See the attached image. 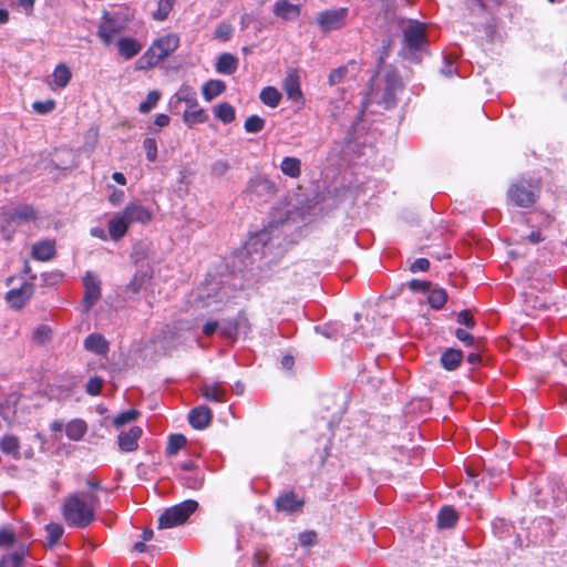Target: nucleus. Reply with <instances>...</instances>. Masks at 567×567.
<instances>
[{"mask_svg":"<svg viewBox=\"0 0 567 567\" xmlns=\"http://www.w3.org/2000/svg\"><path fill=\"white\" fill-rule=\"evenodd\" d=\"M99 498L92 493H74L69 495L62 507V515L70 527L84 528L94 520Z\"/></svg>","mask_w":567,"mask_h":567,"instance_id":"f257e3e1","label":"nucleus"},{"mask_svg":"<svg viewBox=\"0 0 567 567\" xmlns=\"http://www.w3.org/2000/svg\"><path fill=\"white\" fill-rule=\"evenodd\" d=\"M178 47L179 38L175 33H168L154 40L144 54L136 61L135 69L144 71L158 65L175 52Z\"/></svg>","mask_w":567,"mask_h":567,"instance_id":"f03ea898","label":"nucleus"},{"mask_svg":"<svg viewBox=\"0 0 567 567\" xmlns=\"http://www.w3.org/2000/svg\"><path fill=\"white\" fill-rule=\"evenodd\" d=\"M182 102L187 106L183 114V121L188 127L207 122L208 114L199 106L196 91L192 86L182 85L172 96L169 106L176 109Z\"/></svg>","mask_w":567,"mask_h":567,"instance_id":"7ed1b4c3","label":"nucleus"},{"mask_svg":"<svg viewBox=\"0 0 567 567\" xmlns=\"http://www.w3.org/2000/svg\"><path fill=\"white\" fill-rule=\"evenodd\" d=\"M425 24L412 21L403 29L402 55L404 59L419 63L426 47Z\"/></svg>","mask_w":567,"mask_h":567,"instance_id":"20e7f679","label":"nucleus"},{"mask_svg":"<svg viewBox=\"0 0 567 567\" xmlns=\"http://www.w3.org/2000/svg\"><path fill=\"white\" fill-rule=\"evenodd\" d=\"M197 507L196 501L187 499L167 508L158 518V528H172L185 523Z\"/></svg>","mask_w":567,"mask_h":567,"instance_id":"39448f33","label":"nucleus"},{"mask_svg":"<svg viewBox=\"0 0 567 567\" xmlns=\"http://www.w3.org/2000/svg\"><path fill=\"white\" fill-rule=\"evenodd\" d=\"M126 24V20L120 14H111L105 11L97 28V37L105 45H109L116 34L125 30Z\"/></svg>","mask_w":567,"mask_h":567,"instance_id":"423d86ee","label":"nucleus"},{"mask_svg":"<svg viewBox=\"0 0 567 567\" xmlns=\"http://www.w3.org/2000/svg\"><path fill=\"white\" fill-rule=\"evenodd\" d=\"M508 198L518 207H530L537 198L534 187L525 181L513 184L508 189Z\"/></svg>","mask_w":567,"mask_h":567,"instance_id":"0eeeda50","label":"nucleus"},{"mask_svg":"<svg viewBox=\"0 0 567 567\" xmlns=\"http://www.w3.org/2000/svg\"><path fill=\"white\" fill-rule=\"evenodd\" d=\"M83 311L89 312L101 298V280L94 272L87 271L83 277Z\"/></svg>","mask_w":567,"mask_h":567,"instance_id":"6e6552de","label":"nucleus"},{"mask_svg":"<svg viewBox=\"0 0 567 567\" xmlns=\"http://www.w3.org/2000/svg\"><path fill=\"white\" fill-rule=\"evenodd\" d=\"M347 16L348 9L346 8L326 10L318 13L317 23L323 32L338 30L344 25Z\"/></svg>","mask_w":567,"mask_h":567,"instance_id":"1a4fd4ad","label":"nucleus"},{"mask_svg":"<svg viewBox=\"0 0 567 567\" xmlns=\"http://www.w3.org/2000/svg\"><path fill=\"white\" fill-rule=\"evenodd\" d=\"M121 214L128 224V226L134 223L145 225L153 219L152 212L138 202H133L126 205V207L123 212H121Z\"/></svg>","mask_w":567,"mask_h":567,"instance_id":"9d476101","label":"nucleus"},{"mask_svg":"<svg viewBox=\"0 0 567 567\" xmlns=\"http://www.w3.org/2000/svg\"><path fill=\"white\" fill-rule=\"evenodd\" d=\"M305 502L297 497L293 492H285L279 495L275 502L276 509L286 514L300 512Z\"/></svg>","mask_w":567,"mask_h":567,"instance_id":"9b49d317","label":"nucleus"},{"mask_svg":"<svg viewBox=\"0 0 567 567\" xmlns=\"http://www.w3.org/2000/svg\"><path fill=\"white\" fill-rule=\"evenodd\" d=\"M34 292V286L31 282H24L18 289H11L7 293V301L11 307L21 309L27 301L32 297Z\"/></svg>","mask_w":567,"mask_h":567,"instance_id":"f8f14e48","label":"nucleus"},{"mask_svg":"<svg viewBox=\"0 0 567 567\" xmlns=\"http://www.w3.org/2000/svg\"><path fill=\"white\" fill-rule=\"evenodd\" d=\"M143 434L140 426H133L126 432H121L117 442L122 452H134L138 447V440Z\"/></svg>","mask_w":567,"mask_h":567,"instance_id":"ddd939ff","label":"nucleus"},{"mask_svg":"<svg viewBox=\"0 0 567 567\" xmlns=\"http://www.w3.org/2000/svg\"><path fill=\"white\" fill-rule=\"evenodd\" d=\"M55 240L43 239L34 243L31 248V256L39 261H49L55 256Z\"/></svg>","mask_w":567,"mask_h":567,"instance_id":"4468645a","label":"nucleus"},{"mask_svg":"<svg viewBox=\"0 0 567 567\" xmlns=\"http://www.w3.org/2000/svg\"><path fill=\"white\" fill-rule=\"evenodd\" d=\"M213 419L210 409L206 405H200L189 412L188 420L193 427L203 430L209 425Z\"/></svg>","mask_w":567,"mask_h":567,"instance_id":"2eb2a0df","label":"nucleus"},{"mask_svg":"<svg viewBox=\"0 0 567 567\" xmlns=\"http://www.w3.org/2000/svg\"><path fill=\"white\" fill-rule=\"evenodd\" d=\"M143 49V44L133 38H121L117 41L118 54L125 60H131Z\"/></svg>","mask_w":567,"mask_h":567,"instance_id":"dca6fc26","label":"nucleus"},{"mask_svg":"<svg viewBox=\"0 0 567 567\" xmlns=\"http://www.w3.org/2000/svg\"><path fill=\"white\" fill-rule=\"evenodd\" d=\"M200 393L207 401L223 403L227 400L226 390L219 382L203 384L200 386Z\"/></svg>","mask_w":567,"mask_h":567,"instance_id":"f3484780","label":"nucleus"},{"mask_svg":"<svg viewBox=\"0 0 567 567\" xmlns=\"http://www.w3.org/2000/svg\"><path fill=\"white\" fill-rule=\"evenodd\" d=\"M249 190L258 196H272L276 193V186L268 178L258 176L250 179Z\"/></svg>","mask_w":567,"mask_h":567,"instance_id":"a211bd4d","label":"nucleus"},{"mask_svg":"<svg viewBox=\"0 0 567 567\" xmlns=\"http://www.w3.org/2000/svg\"><path fill=\"white\" fill-rule=\"evenodd\" d=\"M0 451L19 461L21 458L19 437L12 434L3 435L0 439Z\"/></svg>","mask_w":567,"mask_h":567,"instance_id":"6ab92c4d","label":"nucleus"},{"mask_svg":"<svg viewBox=\"0 0 567 567\" xmlns=\"http://www.w3.org/2000/svg\"><path fill=\"white\" fill-rule=\"evenodd\" d=\"M84 348L95 354H106L109 352V342L100 333H91L84 340Z\"/></svg>","mask_w":567,"mask_h":567,"instance_id":"aec40b11","label":"nucleus"},{"mask_svg":"<svg viewBox=\"0 0 567 567\" xmlns=\"http://www.w3.org/2000/svg\"><path fill=\"white\" fill-rule=\"evenodd\" d=\"M128 224L121 213L115 214L109 221V234L113 240L123 238L128 229Z\"/></svg>","mask_w":567,"mask_h":567,"instance_id":"412c9836","label":"nucleus"},{"mask_svg":"<svg viewBox=\"0 0 567 567\" xmlns=\"http://www.w3.org/2000/svg\"><path fill=\"white\" fill-rule=\"evenodd\" d=\"M284 90L288 99L299 101L302 97L299 75L296 71L290 72L284 81Z\"/></svg>","mask_w":567,"mask_h":567,"instance_id":"4be33fe9","label":"nucleus"},{"mask_svg":"<svg viewBox=\"0 0 567 567\" xmlns=\"http://www.w3.org/2000/svg\"><path fill=\"white\" fill-rule=\"evenodd\" d=\"M274 13L284 20H292L299 17L300 9L287 0H278L274 6Z\"/></svg>","mask_w":567,"mask_h":567,"instance_id":"5701e85b","label":"nucleus"},{"mask_svg":"<svg viewBox=\"0 0 567 567\" xmlns=\"http://www.w3.org/2000/svg\"><path fill=\"white\" fill-rule=\"evenodd\" d=\"M226 91V84L221 80H208L202 87V94L207 102L213 101Z\"/></svg>","mask_w":567,"mask_h":567,"instance_id":"b1692460","label":"nucleus"},{"mask_svg":"<svg viewBox=\"0 0 567 567\" xmlns=\"http://www.w3.org/2000/svg\"><path fill=\"white\" fill-rule=\"evenodd\" d=\"M238 68V59L230 53H223L216 62V71L219 74L230 75L236 72Z\"/></svg>","mask_w":567,"mask_h":567,"instance_id":"393cba45","label":"nucleus"},{"mask_svg":"<svg viewBox=\"0 0 567 567\" xmlns=\"http://www.w3.org/2000/svg\"><path fill=\"white\" fill-rule=\"evenodd\" d=\"M463 360V352L456 349H447L441 355V364L447 371L455 370Z\"/></svg>","mask_w":567,"mask_h":567,"instance_id":"a878e982","label":"nucleus"},{"mask_svg":"<svg viewBox=\"0 0 567 567\" xmlns=\"http://www.w3.org/2000/svg\"><path fill=\"white\" fill-rule=\"evenodd\" d=\"M280 171L290 178H298L301 175V161L297 157L287 156L280 164Z\"/></svg>","mask_w":567,"mask_h":567,"instance_id":"bb28decb","label":"nucleus"},{"mask_svg":"<svg viewBox=\"0 0 567 567\" xmlns=\"http://www.w3.org/2000/svg\"><path fill=\"white\" fill-rule=\"evenodd\" d=\"M399 91L386 86H383L381 90L379 87L372 89L373 97L386 109L392 107L395 104V95Z\"/></svg>","mask_w":567,"mask_h":567,"instance_id":"cd10ccee","label":"nucleus"},{"mask_svg":"<svg viewBox=\"0 0 567 567\" xmlns=\"http://www.w3.org/2000/svg\"><path fill=\"white\" fill-rule=\"evenodd\" d=\"M86 423L80 419L72 420L65 426L66 436L73 441L81 440L86 433Z\"/></svg>","mask_w":567,"mask_h":567,"instance_id":"c85d7f7f","label":"nucleus"},{"mask_svg":"<svg viewBox=\"0 0 567 567\" xmlns=\"http://www.w3.org/2000/svg\"><path fill=\"white\" fill-rule=\"evenodd\" d=\"M181 481L187 488L198 489L204 484V474L197 467L193 472L182 473Z\"/></svg>","mask_w":567,"mask_h":567,"instance_id":"c756f323","label":"nucleus"},{"mask_svg":"<svg viewBox=\"0 0 567 567\" xmlns=\"http://www.w3.org/2000/svg\"><path fill=\"white\" fill-rule=\"evenodd\" d=\"M457 513L454 508L445 506L441 509L437 516V525L440 528H451L457 522Z\"/></svg>","mask_w":567,"mask_h":567,"instance_id":"7c9ffc66","label":"nucleus"},{"mask_svg":"<svg viewBox=\"0 0 567 567\" xmlns=\"http://www.w3.org/2000/svg\"><path fill=\"white\" fill-rule=\"evenodd\" d=\"M72 78L71 70L68 65L61 63L56 65L53 72V81L58 89L65 87Z\"/></svg>","mask_w":567,"mask_h":567,"instance_id":"2f4dec72","label":"nucleus"},{"mask_svg":"<svg viewBox=\"0 0 567 567\" xmlns=\"http://www.w3.org/2000/svg\"><path fill=\"white\" fill-rule=\"evenodd\" d=\"M427 297V301L434 309H441L447 301V293L444 289L439 287H431Z\"/></svg>","mask_w":567,"mask_h":567,"instance_id":"473e14b6","label":"nucleus"},{"mask_svg":"<svg viewBox=\"0 0 567 567\" xmlns=\"http://www.w3.org/2000/svg\"><path fill=\"white\" fill-rule=\"evenodd\" d=\"M35 217L33 207L29 205L17 207L9 215V219L12 221H29L35 219Z\"/></svg>","mask_w":567,"mask_h":567,"instance_id":"72a5a7b5","label":"nucleus"},{"mask_svg":"<svg viewBox=\"0 0 567 567\" xmlns=\"http://www.w3.org/2000/svg\"><path fill=\"white\" fill-rule=\"evenodd\" d=\"M215 116L227 124L235 120V109L229 103H220L213 107Z\"/></svg>","mask_w":567,"mask_h":567,"instance_id":"f704fd0d","label":"nucleus"},{"mask_svg":"<svg viewBox=\"0 0 567 567\" xmlns=\"http://www.w3.org/2000/svg\"><path fill=\"white\" fill-rule=\"evenodd\" d=\"M382 82L383 86L391 87L395 91H401L403 89V83L399 73L392 68L384 70Z\"/></svg>","mask_w":567,"mask_h":567,"instance_id":"c9c22d12","label":"nucleus"},{"mask_svg":"<svg viewBox=\"0 0 567 567\" xmlns=\"http://www.w3.org/2000/svg\"><path fill=\"white\" fill-rule=\"evenodd\" d=\"M246 323V318L239 316L235 321H228L220 328V334L228 339H235L241 324Z\"/></svg>","mask_w":567,"mask_h":567,"instance_id":"e433bc0d","label":"nucleus"},{"mask_svg":"<svg viewBox=\"0 0 567 567\" xmlns=\"http://www.w3.org/2000/svg\"><path fill=\"white\" fill-rule=\"evenodd\" d=\"M260 100L264 104L276 107L281 100V94L276 87L267 86L261 90Z\"/></svg>","mask_w":567,"mask_h":567,"instance_id":"4c0bfd02","label":"nucleus"},{"mask_svg":"<svg viewBox=\"0 0 567 567\" xmlns=\"http://www.w3.org/2000/svg\"><path fill=\"white\" fill-rule=\"evenodd\" d=\"M175 0H158L157 10L153 12V19L164 21L174 8Z\"/></svg>","mask_w":567,"mask_h":567,"instance_id":"58836bf2","label":"nucleus"},{"mask_svg":"<svg viewBox=\"0 0 567 567\" xmlns=\"http://www.w3.org/2000/svg\"><path fill=\"white\" fill-rule=\"evenodd\" d=\"M47 542L50 547H53L63 535V526L58 523H50L45 526Z\"/></svg>","mask_w":567,"mask_h":567,"instance_id":"ea45409f","label":"nucleus"},{"mask_svg":"<svg viewBox=\"0 0 567 567\" xmlns=\"http://www.w3.org/2000/svg\"><path fill=\"white\" fill-rule=\"evenodd\" d=\"M186 442L183 434H172L168 439L166 454L169 456L176 455L186 445Z\"/></svg>","mask_w":567,"mask_h":567,"instance_id":"a19ab883","label":"nucleus"},{"mask_svg":"<svg viewBox=\"0 0 567 567\" xmlns=\"http://www.w3.org/2000/svg\"><path fill=\"white\" fill-rule=\"evenodd\" d=\"M25 553L23 549L8 554L0 560V567H21Z\"/></svg>","mask_w":567,"mask_h":567,"instance_id":"79ce46f5","label":"nucleus"},{"mask_svg":"<svg viewBox=\"0 0 567 567\" xmlns=\"http://www.w3.org/2000/svg\"><path fill=\"white\" fill-rule=\"evenodd\" d=\"M52 337V330L47 324H40L33 330L32 340L39 344L48 342Z\"/></svg>","mask_w":567,"mask_h":567,"instance_id":"37998d69","label":"nucleus"},{"mask_svg":"<svg viewBox=\"0 0 567 567\" xmlns=\"http://www.w3.org/2000/svg\"><path fill=\"white\" fill-rule=\"evenodd\" d=\"M159 99H161V94L158 91L154 90V91L148 92L146 100L140 104L138 111L143 114L148 113L153 107L156 106Z\"/></svg>","mask_w":567,"mask_h":567,"instance_id":"c03bdc74","label":"nucleus"},{"mask_svg":"<svg viewBox=\"0 0 567 567\" xmlns=\"http://www.w3.org/2000/svg\"><path fill=\"white\" fill-rule=\"evenodd\" d=\"M147 276L146 274L137 272L134 275L132 280L126 286V292L132 295H137L146 282Z\"/></svg>","mask_w":567,"mask_h":567,"instance_id":"a18cd8bd","label":"nucleus"},{"mask_svg":"<svg viewBox=\"0 0 567 567\" xmlns=\"http://www.w3.org/2000/svg\"><path fill=\"white\" fill-rule=\"evenodd\" d=\"M265 120L258 115H251L245 121L244 127L248 133H259L264 130Z\"/></svg>","mask_w":567,"mask_h":567,"instance_id":"49530a36","label":"nucleus"},{"mask_svg":"<svg viewBox=\"0 0 567 567\" xmlns=\"http://www.w3.org/2000/svg\"><path fill=\"white\" fill-rule=\"evenodd\" d=\"M137 416L138 412L136 410H127L116 415L113 420V424L116 427H121L127 423L135 421Z\"/></svg>","mask_w":567,"mask_h":567,"instance_id":"de8ad7c7","label":"nucleus"},{"mask_svg":"<svg viewBox=\"0 0 567 567\" xmlns=\"http://www.w3.org/2000/svg\"><path fill=\"white\" fill-rule=\"evenodd\" d=\"M143 148L146 154V158L150 162H155L157 158V143L155 138L147 137L143 142Z\"/></svg>","mask_w":567,"mask_h":567,"instance_id":"09e8293b","label":"nucleus"},{"mask_svg":"<svg viewBox=\"0 0 567 567\" xmlns=\"http://www.w3.org/2000/svg\"><path fill=\"white\" fill-rule=\"evenodd\" d=\"M229 169H230V165L225 159H218V161L214 162L212 165V168H210L212 175H214L216 177L224 176Z\"/></svg>","mask_w":567,"mask_h":567,"instance_id":"8fccbe9b","label":"nucleus"},{"mask_svg":"<svg viewBox=\"0 0 567 567\" xmlns=\"http://www.w3.org/2000/svg\"><path fill=\"white\" fill-rule=\"evenodd\" d=\"M33 110L39 114H48L52 112L55 107V102L53 100L48 101H37L32 105Z\"/></svg>","mask_w":567,"mask_h":567,"instance_id":"3c124183","label":"nucleus"},{"mask_svg":"<svg viewBox=\"0 0 567 567\" xmlns=\"http://www.w3.org/2000/svg\"><path fill=\"white\" fill-rule=\"evenodd\" d=\"M103 386V380L99 377L91 378L89 382L86 383V392L90 395H97L100 394Z\"/></svg>","mask_w":567,"mask_h":567,"instance_id":"603ef678","label":"nucleus"},{"mask_svg":"<svg viewBox=\"0 0 567 567\" xmlns=\"http://www.w3.org/2000/svg\"><path fill=\"white\" fill-rule=\"evenodd\" d=\"M231 32L233 28L229 24L220 23L217 25L215 30V38L223 41H227L230 38Z\"/></svg>","mask_w":567,"mask_h":567,"instance_id":"864d4df0","label":"nucleus"},{"mask_svg":"<svg viewBox=\"0 0 567 567\" xmlns=\"http://www.w3.org/2000/svg\"><path fill=\"white\" fill-rule=\"evenodd\" d=\"M432 284L430 281L413 279L409 282V288L415 292H427Z\"/></svg>","mask_w":567,"mask_h":567,"instance_id":"5fc2aeb1","label":"nucleus"},{"mask_svg":"<svg viewBox=\"0 0 567 567\" xmlns=\"http://www.w3.org/2000/svg\"><path fill=\"white\" fill-rule=\"evenodd\" d=\"M347 72H348L347 68H344V66L334 69L329 75V84L330 85L339 84L347 75Z\"/></svg>","mask_w":567,"mask_h":567,"instance_id":"6e6d98bb","label":"nucleus"},{"mask_svg":"<svg viewBox=\"0 0 567 567\" xmlns=\"http://www.w3.org/2000/svg\"><path fill=\"white\" fill-rule=\"evenodd\" d=\"M111 189V194L109 196V200L112 205L118 206L124 200V192L121 189L115 188L114 186H109Z\"/></svg>","mask_w":567,"mask_h":567,"instance_id":"4d7b16f0","label":"nucleus"},{"mask_svg":"<svg viewBox=\"0 0 567 567\" xmlns=\"http://www.w3.org/2000/svg\"><path fill=\"white\" fill-rule=\"evenodd\" d=\"M457 322L466 326L470 329L475 326V320L468 310H463L458 313Z\"/></svg>","mask_w":567,"mask_h":567,"instance_id":"13d9d810","label":"nucleus"},{"mask_svg":"<svg viewBox=\"0 0 567 567\" xmlns=\"http://www.w3.org/2000/svg\"><path fill=\"white\" fill-rule=\"evenodd\" d=\"M317 540V534L315 532H303L299 535V543L301 546H311Z\"/></svg>","mask_w":567,"mask_h":567,"instance_id":"bf43d9fd","label":"nucleus"},{"mask_svg":"<svg viewBox=\"0 0 567 567\" xmlns=\"http://www.w3.org/2000/svg\"><path fill=\"white\" fill-rule=\"evenodd\" d=\"M455 336L456 338L463 342L464 344L471 347L474 344V338L472 334H470L466 330L464 329H456L455 331Z\"/></svg>","mask_w":567,"mask_h":567,"instance_id":"052dcab7","label":"nucleus"},{"mask_svg":"<svg viewBox=\"0 0 567 567\" xmlns=\"http://www.w3.org/2000/svg\"><path fill=\"white\" fill-rule=\"evenodd\" d=\"M430 268V261L426 258H419L411 265V271H426Z\"/></svg>","mask_w":567,"mask_h":567,"instance_id":"680f3d73","label":"nucleus"},{"mask_svg":"<svg viewBox=\"0 0 567 567\" xmlns=\"http://www.w3.org/2000/svg\"><path fill=\"white\" fill-rule=\"evenodd\" d=\"M14 542V534L8 529L0 530V546H9Z\"/></svg>","mask_w":567,"mask_h":567,"instance_id":"e2e57ef3","label":"nucleus"},{"mask_svg":"<svg viewBox=\"0 0 567 567\" xmlns=\"http://www.w3.org/2000/svg\"><path fill=\"white\" fill-rule=\"evenodd\" d=\"M268 559V555L261 550H258L254 555V566L264 567Z\"/></svg>","mask_w":567,"mask_h":567,"instance_id":"0e129e2a","label":"nucleus"},{"mask_svg":"<svg viewBox=\"0 0 567 567\" xmlns=\"http://www.w3.org/2000/svg\"><path fill=\"white\" fill-rule=\"evenodd\" d=\"M217 328H218L217 321H209L203 327V332L205 336L209 337L216 332Z\"/></svg>","mask_w":567,"mask_h":567,"instance_id":"69168bd1","label":"nucleus"},{"mask_svg":"<svg viewBox=\"0 0 567 567\" xmlns=\"http://www.w3.org/2000/svg\"><path fill=\"white\" fill-rule=\"evenodd\" d=\"M545 239V237L542 235V231L540 230H533L529 235H528V240L532 243V244H538L540 241H543Z\"/></svg>","mask_w":567,"mask_h":567,"instance_id":"338daca9","label":"nucleus"},{"mask_svg":"<svg viewBox=\"0 0 567 567\" xmlns=\"http://www.w3.org/2000/svg\"><path fill=\"white\" fill-rule=\"evenodd\" d=\"M171 120L166 114H157L155 117V124L159 127H165L169 124Z\"/></svg>","mask_w":567,"mask_h":567,"instance_id":"774afa93","label":"nucleus"}]
</instances>
